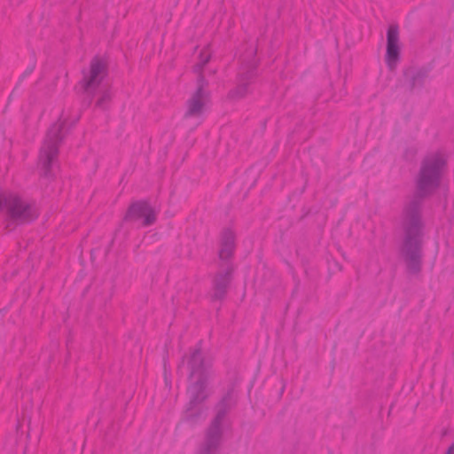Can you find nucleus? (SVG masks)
Here are the masks:
<instances>
[{
  "label": "nucleus",
  "instance_id": "nucleus-11",
  "mask_svg": "<svg viewBox=\"0 0 454 454\" xmlns=\"http://www.w3.org/2000/svg\"><path fill=\"white\" fill-rule=\"evenodd\" d=\"M399 27L390 25L387 31V51L385 61L390 70H394L400 60Z\"/></svg>",
  "mask_w": 454,
  "mask_h": 454
},
{
  "label": "nucleus",
  "instance_id": "nucleus-6",
  "mask_svg": "<svg viewBox=\"0 0 454 454\" xmlns=\"http://www.w3.org/2000/svg\"><path fill=\"white\" fill-rule=\"evenodd\" d=\"M257 67L254 58L241 63L237 74L236 86L228 92L230 99L239 100L252 92L258 76Z\"/></svg>",
  "mask_w": 454,
  "mask_h": 454
},
{
  "label": "nucleus",
  "instance_id": "nucleus-1",
  "mask_svg": "<svg viewBox=\"0 0 454 454\" xmlns=\"http://www.w3.org/2000/svg\"><path fill=\"white\" fill-rule=\"evenodd\" d=\"M446 165V159L441 153H433L424 157L414 179V193L403 204L401 214L403 239L400 254L408 275L418 276L422 270L424 200L439 189Z\"/></svg>",
  "mask_w": 454,
  "mask_h": 454
},
{
  "label": "nucleus",
  "instance_id": "nucleus-18",
  "mask_svg": "<svg viewBox=\"0 0 454 454\" xmlns=\"http://www.w3.org/2000/svg\"><path fill=\"white\" fill-rule=\"evenodd\" d=\"M445 454H454V442L448 448Z\"/></svg>",
  "mask_w": 454,
  "mask_h": 454
},
{
  "label": "nucleus",
  "instance_id": "nucleus-3",
  "mask_svg": "<svg viewBox=\"0 0 454 454\" xmlns=\"http://www.w3.org/2000/svg\"><path fill=\"white\" fill-rule=\"evenodd\" d=\"M82 74V78L79 82V85L83 93L90 98L88 103L90 105L98 90L102 88V83L108 74L107 63L103 58L95 56L91 59L89 67L83 69Z\"/></svg>",
  "mask_w": 454,
  "mask_h": 454
},
{
  "label": "nucleus",
  "instance_id": "nucleus-10",
  "mask_svg": "<svg viewBox=\"0 0 454 454\" xmlns=\"http://www.w3.org/2000/svg\"><path fill=\"white\" fill-rule=\"evenodd\" d=\"M140 220L144 227L151 226L156 222V212L145 200L131 203L124 216L126 222L136 223Z\"/></svg>",
  "mask_w": 454,
  "mask_h": 454
},
{
  "label": "nucleus",
  "instance_id": "nucleus-13",
  "mask_svg": "<svg viewBox=\"0 0 454 454\" xmlns=\"http://www.w3.org/2000/svg\"><path fill=\"white\" fill-rule=\"evenodd\" d=\"M237 395L233 387H231L215 404V415L210 423L223 427L226 415L237 405Z\"/></svg>",
  "mask_w": 454,
  "mask_h": 454
},
{
  "label": "nucleus",
  "instance_id": "nucleus-9",
  "mask_svg": "<svg viewBox=\"0 0 454 454\" xmlns=\"http://www.w3.org/2000/svg\"><path fill=\"white\" fill-rule=\"evenodd\" d=\"M189 376H196L197 380H208L211 376L212 361L204 356L200 344L191 351L187 356Z\"/></svg>",
  "mask_w": 454,
  "mask_h": 454
},
{
  "label": "nucleus",
  "instance_id": "nucleus-8",
  "mask_svg": "<svg viewBox=\"0 0 454 454\" xmlns=\"http://www.w3.org/2000/svg\"><path fill=\"white\" fill-rule=\"evenodd\" d=\"M218 271L212 278L210 299L212 301H223L228 294L233 279L234 265L232 262H220Z\"/></svg>",
  "mask_w": 454,
  "mask_h": 454
},
{
  "label": "nucleus",
  "instance_id": "nucleus-16",
  "mask_svg": "<svg viewBox=\"0 0 454 454\" xmlns=\"http://www.w3.org/2000/svg\"><path fill=\"white\" fill-rule=\"evenodd\" d=\"M98 93L100 96L96 102V106L100 109H106L112 98L111 90L109 88H100Z\"/></svg>",
  "mask_w": 454,
  "mask_h": 454
},
{
  "label": "nucleus",
  "instance_id": "nucleus-5",
  "mask_svg": "<svg viewBox=\"0 0 454 454\" xmlns=\"http://www.w3.org/2000/svg\"><path fill=\"white\" fill-rule=\"evenodd\" d=\"M208 380H197L188 387L189 403L184 414V420L191 425L197 424L203 416V403L207 399V384Z\"/></svg>",
  "mask_w": 454,
  "mask_h": 454
},
{
  "label": "nucleus",
  "instance_id": "nucleus-7",
  "mask_svg": "<svg viewBox=\"0 0 454 454\" xmlns=\"http://www.w3.org/2000/svg\"><path fill=\"white\" fill-rule=\"evenodd\" d=\"M208 82L203 74L197 78V88L186 101V111L184 119L200 118L204 113L205 106L209 102L210 91L207 90Z\"/></svg>",
  "mask_w": 454,
  "mask_h": 454
},
{
  "label": "nucleus",
  "instance_id": "nucleus-14",
  "mask_svg": "<svg viewBox=\"0 0 454 454\" xmlns=\"http://www.w3.org/2000/svg\"><path fill=\"white\" fill-rule=\"evenodd\" d=\"M235 234L231 229H225L221 234L218 257L221 262H232L231 258L235 251Z\"/></svg>",
  "mask_w": 454,
  "mask_h": 454
},
{
  "label": "nucleus",
  "instance_id": "nucleus-17",
  "mask_svg": "<svg viewBox=\"0 0 454 454\" xmlns=\"http://www.w3.org/2000/svg\"><path fill=\"white\" fill-rule=\"evenodd\" d=\"M210 53L207 50H203L199 56V61L194 65L193 71L198 74V77L202 74L203 67L209 62Z\"/></svg>",
  "mask_w": 454,
  "mask_h": 454
},
{
  "label": "nucleus",
  "instance_id": "nucleus-15",
  "mask_svg": "<svg viewBox=\"0 0 454 454\" xmlns=\"http://www.w3.org/2000/svg\"><path fill=\"white\" fill-rule=\"evenodd\" d=\"M430 71L431 68L428 67H411L403 70V76L409 82L410 90H413L418 87H423L425 81L427 78Z\"/></svg>",
  "mask_w": 454,
  "mask_h": 454
},
{
  "label": "nucleus",
  "instance_id": "nucleus-12",
  "mask_svg": "<svg viewBox=\"0 0 454 454\" xmlns=\"http://www.w3.org/2000/svg\"><path fill=\"white\" fill-rule=\"evenodd\" d=\"M223 427L210 423L205 431L203 442L200 444L197 454H216L223 441Z\"/></svg>",
  "mask_w": 454,
  "mask_h": 454
},
{
  "label": "nucleus",
  "instance_id": "nucleus-2",
  "mask_svg": "<svg viewBox=\"0 0 454 454\" xmlns=\"http://www.w3.org/2000/svg\"><path fill=\"white\" fill-rule=\"evenodd\" d=\"M0 212L4 215L7 228L30 223L40 215L35 202L27 201L13 192L0 194Z\"/></svg>",
  "mask_w": 454,
  "mask_h": 454
},
{
  "label": "nucleus",
  "instance_id": "nucleus-4",
  "mask_svg": "<svg viewBox=\"0 0 454 454\" xmlns=\"http://www.w3.org/2000/svg\"><path fill=\"white\" fill-rule=\"evenodd\" d=\"M65 123L58 121L49 129L39 153V163L43 170V176L51 175V167L59 155V145L63 139L62 130Z\"/></svg>",
  "mask_w": 454,
  "mask_h": 454
}]
</instances>
